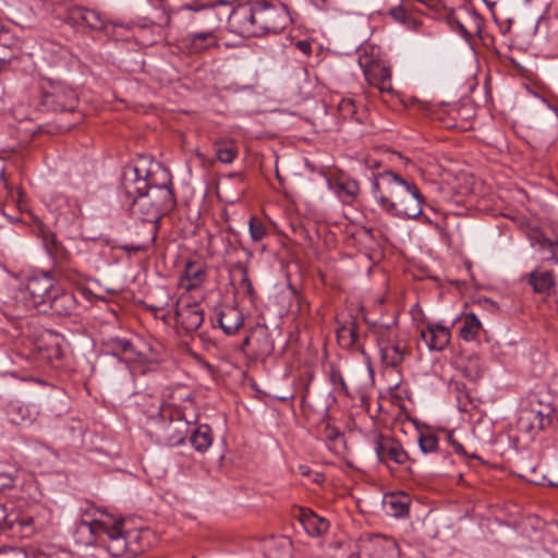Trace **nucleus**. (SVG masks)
<instances>
[{
	"label": "nucleus",
	"mask_w": 558,
	"mask_h": 558,
	"mask_svg": "<svg viewBox=\"0 0 558 558\" xmlns=\"http://www.w3.org/2000/svg\"><path fill=\"white\" fill-rule=\"evenodd\" d=\"M26 412L27 409H25L23 405L12 404L9 409V415L10 420L14 424H21L26 421Z\"/></svg>",
	"instance_id": "37"
},
{
	"label": "nucleus",
	"mask_w": 558,
	"mask_h": 558,
	"mask_svg": "<svg viewBox=\"0 0 558 558\" xmlns=\"http://www.w3.org/2000/svg\"><path fill=\"white\" fill-rule=\"evenodd\" d=\"M372 194L388 215L400 219H415L422 215L424 196L418 187L392 170L373 175Z\"/></svg>",
	"instance_id": "1"
},
{
	"label": "nucleus",
	"mask_w": 558,
	"mask_h": 558,
	"mask_svg": "<svg viewBox=\"0 0 558 558\" xmlns=\"http://www.w3.org/2000/svg\"><path fill=\"white\" fill-rule=\"evenodd\" d=\"M374 449L379 461L385 464L389 462L403 464L409 460V456L402 445L392 437L377 435Z\"/></svg>",
	"instance_id": "13"
},
{
	"label": "nucleus",
	"mask_w": 558,
	"mask_h": 558,
	"mask_svg": "<svg viewBox=\"0 0 558 558\" xmlns=\"http://www.w3.org/2000/svg\"><path fill=\"white\" fill-rule=\"evenodd\" d=\"M418 445L424 453H429L437 449L438 438L433 434L421 435Z\"/></svg>",
	"instance_id": "36"
},
{
	"label": "nucleus",
	"mask_w": 558,
	"mask_h": 558,
	"mask_svg": "<svg viewBox=\"0 0 558 558\" xmlns=\"http://www.w3.org/2000/svg\"><path fill=\"white\" fill-rule=\"evenodd\" d=\"M157 162H150L149 168L141 163L124 167L121 178V187L128 202L153 190L160 184V172L155 166Z\"/></svg>",
	"instance_id": "7"
},
{
	"label": "nucleus",
	"mask_w": 558,
	"mask_h": 558,
	"mask_svg": "<svg viewBox=\"0 0 558 558\" xmlns=\"http://www.w3.org/2000/svg\"><path fill=\"white\" fill-rule=\"evenodd\" d=\"M459 28H460L461 33L463 34V36H469V32L464 28L463 25L460 24Z\"/></svg>",
	"instance_id": "46"
},
{
	"label": "nucleus",
	"mask_w": 558,
	"mask_h": 558,
	"mask_svg": "<svg viewBox=\"0 0 558 558\" xmlns=\"http://www.w3.org/2000/svg\"><path fill=\"white\" fill-rule=\"evenodd\" d=\"M388 14L398 23L405 25L407 27H414L416 22L405 11L402 5V0H398L397 5L389 9Z\"/></svg>",
	"instance_id": "33"
},
{
	"label": "nucleus",
	"mask_w": 558,
	"mask_h": 558,
	"mask_svg": "<svg viewBox=\"0 0 558 558\" xmlns=\"http://www.w3.org/2000/svg\"><path fill=\"white\" fill-rule=\"evenodd\" d=\"M77 308V300L73 292L57 288L47 303V311L57 316H70Z\"/></svg>",
	"instance_id": "16"
},
{
	"label": "nucleus",
	"mask_w": 558,
	"mask_h": 558,
	"mask_svg": "<svg viewBox=\"0 0 558 558\" xmlns=\"http://www.w3.org/2000/svg\"><path fill=\"white\" fill-rule=\"evenodd\" d=\"M233 271L234 275L239 276V290L250 299H253L255 296V290L248 277L247 267L242 263H238L234 265Z\"/></svg>",
	"instance_id": "30"
},
{
	"label": "nucleus",
	"mask_w": 558,
	"mask_h": 558,
	"mask_svg": "<svg viewBox=\"0 0 558 558\" xmlns=\"http://www.w3.org/2000/svg\"><path fill=\"white\" fill-rule=\"evenodd\" d=\"M482 323L474 313H469L464 316L462 326L460 328V337L465 341H473L476 339Z\"/></svg>",
	"instance_id": "29"
},
{
	"label": "nucleus",
	"mask_w": 558,
	"mask_h": 558,
	"mask_svg": "<svg viewBox=\"0 0 558 558\" xmlns=\"http://www.w3.org/2000/svg\"><path fill=\"white\" fill-rule=\"evenodd\" d=\"M299 521L307 535L312 537H319L326 534L330 527L328 520L308 509L300 510Z\"/></svg>",
	"instance_id": "20"
},
{
	"label": "nucleus",
	"mask_w": 558,
	"mask_h": 558,
	"mask_svg": "<svg viewBox=\"0 0 558 558\" xmlns=\"http://www.w3.org/2000/svg\"><path fill=\"white\" fill-rule=\"evenodd\" d=\"M294 45L298 48V50H300L304 56H306V57L311 56L313 40H311V39L298 40Z\"/></svg>",
	"instance_id": "41"
},
{
	"label": "nucleus",
	"mask_w": 558,
	"mask_h": 558,
	"mask_svg": "<svg viewBox=\"0 0 558 558\" xmlns=\"http://www.w3.org/2000/svg\"><path fill=\"white\" fill-rule=\"evenodd\" d=\"M337 338L342 347L348 349L357 347L362 354L365 355L363 348L359 345L357 327L354 320H350L349 323L339 326L337 328Z\"/></svg>",
	"instance_id": "24"
},
{
	"label": "nucleus",
	"mask_w": 558,
	"mask_h": 558,
	"mask_svg": "<svg viewBox=\"0 0 558 558\" xmlns=\"http://www.w3.org/2000/svg\"><path fill=\"white\" fill-rule=\"evenodd\" d=\"M182 43L190 53H203L218 47V37L214 31L192 32L183 37Z\"/></svg>",
	"instance_id": "17"
},
{
	"label": "nucleus",
	"mask_w": 558,
	"mask_h": 558,
	"mask_svg": "<svg viewBox=\"0 0 558 558\" xmlns=\"http://www.w3.org/2000/svg\"><path fill=\"white\" fill-rule=\"evenodd\" d=\"M76 541L83 545L106 543L108 551L116 557L128 550L125 535L120 522H113L110 515L100 512L98 518L82 519L75 529Z\"/></svg>",
	"instance_id": "4"
},
{
	"label": "nucleus",
	"mask_w": 558,
	"mask_h": 558,
	"mask_svg": "<svg viewBox=\"0 0 558 558\" xmlns=\"http://www.w3.org/2000/svg\"><path fill=\"white\" fill-rule=\"evenodd\" d=\"M154 167L160 172V184L128 202L132 215L143 222L148 223L149 236L145 242L126 247V250L145 251L149 248L157 238V227L155 223L160 219L162 214L171 210L175 206L170 173L162 168L160 163H156Z\"/></svg>",
	"instance_id": "3"
},
{
	"label": "nucleus",
	"mask_w": 558,
	"mask_h": 558,
	"mask_svg": "<svg viewBox=\"0 0 558 558\" xmlns=\"http://www.w3.org/2000/svg\"><path fill=\"white\" fill-rule=\"evenodd\" d=\"M333 189L343 203L353 202L360 192L359 183L352 179L338 181Z\"/></svg>",
	"instance_id": "28"
},
{
	"label": "nucleus",
	"mask_w": 558,
	"mask_h": 558,
	"mask_svg": "<svg viewBox=\"0 0 558 558\" xmlns=\"http://www.w3.org/2000/svg\"><path fill=\"white\" fill-rule=\"evenodd\" d=\"M56 289L53 279L44 274L31 277L22 293L29 306L37 308L39 312H47V303Z\"/></svg>",
	"instance_id": "8"
},
{
	"label": "nucleus",
	"mask_w": 558,
	"mask_h": 558,
	"mask_svg": "<svg viewBox=\"0 0 558 558\" xmlns=\"http://www.w3.org/2000/svg\"><path fill=\"white\" fill-rule=\"evenodd\" d=\"M529 283L536 293L549 294L555 286V277L553 270L534 269L529 274Z\"/></svg>",
	"instance_id": "22"
},
{
	"label": "nucleus",
	"mask_w": 558,
	"mask_h": 558,
	"mask_svg": "<svg viewBox=\"0 0 558 558\" xmlns=\"http://www.w3.org/2000/svg\"><path fill=\"white\" fill-rule=\"evenodd\" d=\"M291 22L287 5L272 0H254L233 9L228 23L232 32L243 36L279 34Z\"/></svg>",
	"instance_id": "2"
},
{
	"label": "nucleus",
	"mask_w": 558,
	"mask_h": 558,
	"mask_svg": "<svg viewBox=\"0 0 558 558\" xmlns=\"http://www.w3.org/2000/svg\"><path fill=\"white\" fill-rule=\"evenodd\" d=\"M177 324L186 332L196 331L204 322V311L196 303H190L180 298L175 305Z\"/></svg>",
	"instance_id": "14"
},
{
	"label": "nucleus",
	"mask_w": 558,
	"mask_h": 558,
	"mask_svg": "<svg viewBox=\"0 0 558 558\" xmlns=\"http://www.w3.org/2000/svg\"><path fill=\"white\" fill-rule=\"evenodd\" d=\"M218 323L226 335H234L243 326L244 316L234 305H225L218 313Z\"/></svg>",
	"instance_id": "19"
},
{
	"label": "nucleus",
	"mask_w": 558,
	"mask_h": 558,
	"mask_svg": "<svg viewBox=\"0 0 558 558\" xmlns=\"http://www.w3.org/2000/svg\"><path fill=\"white\" fill-rule=\"evenodd\" d=\"M190 432V423L180 411L162 408L157 416L149 420V436L158 444L177 446L184 441Z\"/></svg>",
	"instance_id": "6"
},
{
	"label": "nucleus",
	"mask_w": 558,
	"mask_h": 558,
	"mask_svg": "<svg viewBox=\"0 0 558 558\" xmlns=\"http://www.w3.org/2000/svg\"><path fill=\"white\" fill-rule=\"evenodd\" d=\"M206 278V272L202 266L193 262H187L183 275L180 278V286L186 291L198 288Z\"/></svg>",
	"instance_id": "21"
},
{
	"label": "nucleus",
	"mask_w": 558,
	"mask_h": 558,
	"mask_svg": "<svg viewBox=\"0 0 558 558\" xmlns=\"http://www.w3.org/2000/svg\"><path fill=\"white\" fill-rule=\"evenodd\" d=\"M150 4H153L157 9L165 10L166 0H147Z\"/></svg>",
	"instance_id": "44"
},
{
	"label": "nucleus",
	"mask_w": 558,
	"mask_h": 558,
	"mask_svg": "<svg viewBox=\"0 0 558 558\" xmlns=\"http://www.w3.org/2000/svg\"><path fill=\"white\" fill-rule=\"evenodd\" d=\"M105 347L113 356L126 364L141 365L145 361V356L135 350L129 339L111 337L106 340Z\"/></svg>",
	"instance_id": "15"
},
{
	"label": "nucleus",
	"mask_w": 558,
	"mask_h": 558,
	"mask_svg": "<svg viewBox=\"0 0 558 558\" xmlns=\"http://www.w3.org/2000/svg\"><path fill=\"white\" fill-rule=\"evenodd\" d=\"M387 505L393 510V515L396 517H401L408 511V505L395 500L393 497L388 501Z\"/></svg>",
	"instance_id": "39"
},
{
	"label": "nucleus",
	"mask_w": 558,
	"mask_h": 558,
	"mask_svg": "<svg viewBox=\"0 0 558 558\" xmlns=\"http://www.w3.org/2000/svg\"><path fill=\"white\" fill-rule=\"evenodd\" d=\"M292 543L287 537H271L264 544L266 558H291Z\"/></svg>",
	"instance_id": "23"
},
{
	"label": "nucleus",
	"mask_w": 558,
	"mask_h": 558,
	"mask_svg": "<svg viewBox=\"0 0 558 558\" xmlns=\"http://www.w3.org/2000/svg\"><path fill=\"white\" fill-rule=\"evenodd\" d=\"M421 338L429 350L441 351L450 341V331L439 324H430L421 331Z\"/></svg>",
	"instance_id": "18"
},
{
	"label": "nucleus",
	"mask_w": 558,
	"mask_h": 558,
	"mask_svg": "<svg viewBox=\"0 0 558 558\" xmlns=\"http://www.w3.org/2000/svg\"><path fill=\"white\" fill-rule=\"evenodd\" d=\"M330 380L333 385H340L343 390H347V384L342 377L340 369L335 367L331 368Z\"/></svg>",
	"instance_id": "42"
},
{
	"label": "nucleus",
	"mask_w": 558,
	"mask_h": 558,
	"mask_svg": "<svg viewBox=\"0 0 558 558\" xmlns=\"http://www.w3.org/2000/svg\"><path fill=\"white\" fill-rule=\"evenodd\" d=\"M248 231H250L251 239L254 242L262 241L268 234L266 225L264 223V221L260 218H258L256 216H252L250 218Z\"/></svg>",
	"instance_id": "34"
},
{
	"label": "nucleus",
	"mask_w": 558,
	"mask_h": 558,
	"mask_svg": "<svg viewBox=\"0 0 558 558\" xmlns=\"http://www.w3.org/2000/svg\"><path fill=\"white\" fill-rule=\"evenodd\" d=\"M82 22L92 29L100 31L105 27V22L100 14L94 10H84L81 13Z\"/></svg>",
	"instance_id": "35"
},
{
	"label": "nucleus",
	"mask_w": 558,
	"mask_h": 558,
	"mask_svg": "<svg viewBox=\"0 0 558 558\" xmlns=\"http://www.w3.org/2000/svg\"><path fill=\"white\" fill-rule=\"evenodd\" d=\"M339 110L342 112L343 116H353L355 112L354 101L351 99H343L339 104Z\"/></svg>",
	"instance_id": "40"
},
{
	"label": "nucleus",
	"mask_w": 558,
	"mask_h": 558,
	"mask_svg": "<svg viewBox=\"0 0 558 558\" xmlns=\"http://www.w3.org/2000/svg\"><path fill=\"white\" fill-rule=\"evenodd\" d=\"M50 520V512L34 506L25 511L7 510L0 506V532L13 538H28L45 529Z\"/></svg>",
	"instance_id": "5"
},
{
	"label": "nucleus",
	"mask_w": 558,
	"mask_h": 558,
	"mask_svg": "<svg viewBox=\"0 0 558 558\" xmlns=\"http://www.w3.org/2000/svg\"><path fill=\"white\" fill-rule=\"evenodd\" d=\"M191 445L198 452H205L213 444L211 428L204 424L197 426L191 435Z\"/></svg>",
	"instance_id": "26"
},
{
	"label": "nucleus",
	"mask_w": 558,
	"mask_h": 558,
	"mask_svg": "<svg viewBox=\"0 0 558 558\" xmlns=\"http://www.w3.org/2000/svg\"><path fill=\"white\" fill-rule=\"evenodd\" d=\"M359 63L363 69L366 81L371 85L377 87L380 93H392L390 68L369 58H365L364 60L360 58Z\"/></svg>",
	"instance_id": "10"
},
{
	"label": "nucleus",
	"mask_w": 558,
	"mask_h": 558,
	"mask_svg": "<svg viewBox=\"0 0 558 558\" xmlns=\"http://www.w3.org/2000/svg\"><path fill=\"white\" fill-rule=\"evenodd\" d=\"M543 542L546 550L553 558H558V523H553L547 526Z\"/></svg>",
	"instance_id": "32"
},
{
	"label": "nucleus",
	"mask_w": 558,
	"mask_h": 558,
	"mask_svg": "<svg viewBox=\"0 0 558 558\" xmlns=\"http://www.w3.org/2000/svg\"><path fill=\"white\" fill-rule=\"evenodd\" d=\"M541 246L545 250H548L550 253V256L547 257V259L553 260L555 264H558V240L551 241L549 239H544L541 242Z\"/></svg>",
	"instance_id": "38"
},
{
	"label": "nucleus",
	"mask_w": 558,
	"mask_h": 558,
	"mask_svg": "<svg viewBox=\"0 0 558 558\" xmlns=\"http://www.w3.org/2000/svg\"><path fill=\"white\" fill-rule=\"evenodd\" d=\"M452 447H453V450L459 453V454H464L465 451H464V448L463 446L458 442V441H452Z\"/></svg>",
	"instance_id": "45"
},
{
	"label": "nucleus",
	"mask_w": 558,
	"mask_h": 558,
	"mask_svg": "<svg viewBox=\"0 0 558 558\" xmlns=\"http://www.w3.org/2000/svg\"><path fill=\"white\" fill-rule=\"evenodd\" d=\"M215 154L222 163H231L239 154L238 145L233 140H220L215 142Z\"/></svg>",
	"instance_id": "27"
},
{
	"label": "nucleus",
	"mask_w": 558,
	"mask_h": 558,
	"mask_svg": "<svg viewBox=\"0 0 558 558\" xmlns=\"http://www.w3.org/2000/svg\"><path fill=\"white\" fill-rule=\"evenodd\" d=\"M24 473L20 470L0 472V492L13 489L23 484Z\"/></svg>",
	"instance_id": "31"
},
{
	"label": "nucleus",
	"mask_w": 558,
	"mask_h": 558,
	"mask_svg": "<svg viewBox=\"0 0 558 558\" xmlns=\"http://www.w3.org/2000/svg\"><path fill=\"white\" fill-rule=\"evenodd\" d=\"M313 5L319 10H329L332 7V0H308Z\"/></svg>",
	"instance_id": "43"
},
{
	"label": "nucleus",
	"mask_w": 558,
	"mask_h": 558,
	"mask_svg": "<svg viewBox=\"0 0 558 558\" xmlns=\"http://www.w3.org/2000/svg\"><path fill=\"white\" fill-rule=\"evenodd\" d=\"M77 94L71 87L57 84L44 95V104L53 111H74L77 106Z\"/></svg>",
	"instance_id": "11"
},
{
	"label": "nucleus",
	"mask_w": 558,
	"mask_h": 558,
	"mask_svg": "<svg viewBox=\"0 0 558 558\" xmlns=\"http://www.w3.org/2000/svg\"><path fill=\"white\" fill-rule=\"evenodd\" d=\"M357 558H400V549L392 538L376 535L362 542Z\"/></svg>",
	"instance_id": "9"
},
{
	"label": "nucleus",
	"mask_w": 558,
	"mask_h": 558,
	"mask_svg": "<svg viewBox=\"0 0 558 558\" xmlns=\"http://www.w3.org/2000/svg\"><path fill=\"white\" fill-rule=\"evenodd\" d=\"M548 484L551 486L558 485V478L557 480H548Z\"/></svg>",
	"instance_id": "47"
},
{
	"label": "nucleus",
	"mask_w": 558,
	"mask_h": 558,
	"mask_svg": "<svg viewBox=\"0 0 558 558\" xmlns=\"http://www.w3.org/2000/svg\"><path fill=\"white\" fill-rule=\"evenodd\" d=\"M551 411L549 404L531 407L521 412L518 424L522 430L527 433H538L551 424Z\"/></svg>",
	"instance_id": "12"
},
{
	"label": "nucleus",
	"mask_w": 558,
	"mask_h": 558,
	"mask_svg": "<svg viewBox=\"0 0 558 558\" xmlns=\"http://www.w3.org/2000/svg\"><path fill=\"white\" fill-rule=\"evenodd\" d=\"M404 347L398 343L387 342L380 344L381 361L386 366H399L404 360Z\"/></svg>",
	"instance_id": "25"
}]
</instances>
